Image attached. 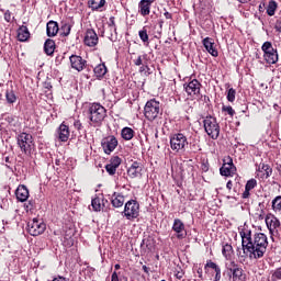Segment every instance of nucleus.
<instances>
[{"label":"nucleus","instance_id":"61","mask_svg":"<svg viewBox=\"0 0 281 281\" xmlns=\"http://www.w3.org/2000/svg\"><path fill=\"white\" fill-rule=\"evenodd\" d=\"M144 245H146V247H148V239H143L140 247H144Z\"/></svg>","mask_w":281,"mask_h":281},{"label":"nucleus","instance_id":"47","mask_svg":"<svg viewBox=\"0 0 281 281\" xmlns=\"http://www.w3.org/2000/svg\"><path fill=\"white\" fill-rule=\"evenodd\" d=\"M140 74H147L150 76V67H148V61L146 64H143L142 67L139 68Z\"/></svg>","mask_w":281,"mask_h":281},{"label":"nucleus","instance_id":"21","mask_svg":"<svg viewBox=\"0 0 281 281\" xmlns=\"http://www.w3.org/2000/svg\"><path fill=\"white\" fill-rule=\"evenodd\" d=\"M210 269H215V277L213 281H221V266L212 260H207L204 266L205 273H210Z\"/></svg>","mask_w":281,"mask_h":281},{"label":"nucleus","instance_id":"46","mask_svg":"<svg viewBox=\"0 0 281 281\" xmlns=\"http://www.w3.org/2000/svg\"><path fill=\"white\" fill-rule=\"evenodd\" d=\"M222 111H224L225 113H228V115H231V117H234V115L236 114V111H234V108H232V105H223Z\"/></svg>","mask_w":281,"mask_h":281},{"label":"nucleus","instance_id":"56","mask_svg":"<svg viewBox=\"0 0 281 281\" xmlns=\"http://www.w3.org/2000/svg\"><path fill=\"white\" fill-rule=\"evenodd\" d=\"M164 16H165V19H172V13L166 11V9H165Z\"/></svg>","mask_w":281,"mask_h":281},{"label":"nucleus","instance_id":"54","mask_svg":"<svg viewBox=\"0 0 281 281\" xmlns=\"http://www.w3.org/2000/svg\"><path fill=\"white\" fill-rule=\"evenodd\" d=\"M196 273H198V278H200L201 280H203V268L199 267L196 269Z\"/></svg>","mask_w":281,"mask_h":281},{"label":"nucleus","instance_id":"55","mask_svg":"<svg viewBox=\"0 0 281 281\" xmlns=\"http://www.w3.org/2000/svg\"><path fill=\"white\" fill-rule=\"evenodd\" d=\"M111 281H120V277L117 276V272L114 271L111 276Z\"/></svg>","mask_w":281,"mask_h":281},{"label":"nucleus","instance_id":"3","mask_svg":"<svg viewBox=\"0 0 281 281\" xmlns=\"http://www.w3.org/2000/svg\"><path fill=\"white\" fill-rule=\"evenodd\" d=\"M203 126L205 133L211 137V139H218V136L221 135V125H218L216 117L207 115L203 120Z\"/></svg>","mask_w":281,"mask_h":281},{"label":"nucleus","instance_id":"30","mask_svg":"<svg viewBox=\"0 0 281 281\" xmlns=\"http://www.w3.org/2000/svg\"><path fill=\"white\" fill-rule=\"evenodd\" d=\"M94 75L98 78V80H102L104 76H106V65L104 64H99L97 67L93 68Z\"/></svg>","mask_w":281,"mask_h":281},{"label":"nucleus","instance_id":"13","mask_svg":"<svg viewBox=\"0 0 281 281\" xmlns=\"http://www.w3.org/2000/svg\"><path fill=\"white\" fill-rule=\"evenodd\" d=\"M266 225L271 236H276V232H278V229L281 227L280 220H278L276 215L271 213L267 214L266 216Z\"/></svg>","mask_w":281,"mask_h":281},{"label":"nucleus","instance_id":"28","mask_svg":"<svg viewBox=\"0 0 281 281\" xmlns=\"http://www.w3.org/2000/svg\"><path fill=\"white\" fill-rule=\"evenodd\" d=\"M27 38H30V30L25 25L20 26L18 30V41L25 43Z\"/></svg>","mask_w":281,"mask_h":281},{"label":"nucleus","instance_id":"6","mask_svg":"<svg viewBox=\"0 0 281 281\" xmlns=\"http://www.w3.org/2000/svg\"><path fill=\"white\" fill-rule=\"evenodd\" d=\"M18 146L24 155L32 154V146H34V140L32 134L25 132L21 133L16 137Z\"/></svg>","mask_w":281,"mask_h":281},{"label":"nucleus","instance_id":"9","mask_svg":"<svg viewBox=\"0 0 281 281\" xmlns=\"http://www.w3.org/2000/svg\"><path fill=\"white\" fill-rule=\"evenodd\" d=\"M225 267L231 281H239L243 278V268L236 261L226 262Z\"/></svg>","mask_w":281,"mask_h":281},{"label":"nucleus","instance_id":"19","mask_svg":"<svg viewBox=\"0 0 281 281\" xmlns=\"http://www.w3.org/2000/svg\"><path fill=\"white\" fill-rule=\"evenodd\" d=\"M15 196L18 201H20L21 203H25V201L30 199V190H27V187H25V184H20L15 190Z\"/></svg>","mask_w":281,"mask_h":281},{"label":"nucleus","instance_id":"27","mask_svg":"<svg viewBox=\"0 0 281 281\" xmlns=\"http://www.w3.org/2000/svg\"><path fill=\"white\" fill-rule=\"evenodd\" d=\"M56 50V42L52 38H47L44 43V52L47 56H54V52Z\"/></svg>","mask_w":281,"mask_h":281},{"label":"nucleus","instance_id":"2","mask_svg":"<svg viewBox=\"0 0 281 281\" xmlns=\"http://www.w3.org/2000/svg\"><path fill=\"white\" fill-rule=\"evenodd\" d=\"M88 117L90 120V125L94 128L102 126V122L106 117V108L102 106L100 103H92L88 108Z\"/></svg>","mask_w":281,"mask_h":281},{"label":"nucleus","instance_id":"50","mask_svg":"<svg viewBox=\"0 0 281 281\" xmlns=\"http://www.w3.org/2000/svg\"><path fill=\"white\" fill-rule=\"evenodd\" d=\"M74 126L79 132L82 131V128H85V126H82V123L80 122V120L75 121Z\"/></svg>","mask_w":281,"mask_h":281},{"label":"nucleus","instance_id":"5","mask_svg":"<svg viewBox=\"0 0 281 281\" xmlns=\"http://www.w3.org/2000/svg\"><path fill=\"white\" fill-rule=\"evenodd\" d=\"M170 148L173 153H186L188 146V137L183 133H176L169 136Z\"/></svg>","mask_w":281,"mask_h":281},{"label":"nucleus","instance_id":"17","mask_svg":"<svg viewBox=\"0 0 281 281\" xmlns=\"http://www.w3.org/2000/svg\"><path fill=\"white\" fill-rule=\"evenodd\" d=\"M98 33L93 29H88L85 35L83 43L88 47H95L98 45Z\"/></svg>","mask_w":281,"mask_h":281},{"label":"nucleus","instance_id":"29","mask_svg":"<svg viewBox=\"0 0 281 281\" xmlns=\"http://www.w3.org/2000/svg\"><path fill=\"white\" fill-rule=\"evenodd\" d=\"M111 204L113 207H122L124 205V195L114 192L111 198Z\"/></svg>","mask_w":281,"mask_h":281},{"label":"nucleus","instance_id":"20","mask_svg":"<svg viewBox=\"0 0 281 281\" xmlns=\"http://www.w3.org/2000/svg\"><path fill=\"white\" fill-rule=\"evenodd\" d=\"M69 135H70L69 126H67L65 123H61L57 128V133H56L57 139H59V142H68Z\"/></svg>","mask_w":281,"mask_h":281},{"label":"nucleus","instance_id":"42","mask_svg":"<svg viewBox=\"0 0 281 281\" xmlns=\"http://www.w3.org/2000/svg\"><path fill=\"white\" fill-rule=\"evenodd\" d=\"M256 186H258V181L256 179H250L246 182L245 188H246V190L251 191V190H254V188H256Z\"/></svg>","mask_w":281,"mask_h":281},{"label":"nucleus","instance_id":"48","mask_svg":"<svg viewBox=\"0 0 281 281\" xmlns=\"http://www.w3.org/2000/svg\"><path fill=\"white\" fill-rule=\"evenodd\" d=\"M223 166H234V159H232L231 156H226L223 159Z\"/></svg>","mask_w":281,"mask_h":281},{"label":"nucleus","instance_id":"60","mask_svg":"<svg viewBox=\"0 0 281 281\" xmlns=\"http://www.w3.org/2000/svg\"><path fill=\"white\" fill-rule=\"evenodd\" d=\"M176 278H177L178 280H181V278H183V272H178V273L176 274Z\"/></svg>","mask_w":281,"mask_h":281},{"label":"nucleus","instance_id":"64","mask_svg":"<svg viewBox=\"0 0 281 281\" xmlns=\"http://www.w3.org/2000/svg\"><path fill=\"white\" fill-rule=\"evenodd\" d=\"M114 269H115V271L120 270V269H121L120 263H116V265L114 266Z\"/></svg>","mask_w":281,"mask_h":281},{"label":"nucleus","instance_id":"32","mask_svg":"<svg viewBox=\"0 0 281 281\" xmlns=\"http://www.w3.org/2000/svg\"><path fill=\"white\" fill-rule=\"evenodd\" d=\"M259 172L262 173L261 179H269L273 175V169L271 166L262 164L259 166Z\"/></svg>","mask_w":281,"mask_h":281},{"label":"nucleus","instance_id":"15","mask_svg":"<svg viewBox=\"0 0 281 281\" xmlns=\"http://www.w3.org/2000/svg\"><path fill=\"white\" fill-rule=\"evenodd\" d=\"M188 95H199L201 93V82L196 79L191 80L189 83L183 85Z\"/></svg>","mask_w":281,"mask_h":281},{"label":"nucleus","instance_id":"37","mask_svg":"<svg viewBox=\"0 0 281 281\" xmlns=\"http://www.w3.org/2000/svg\"><path fill=\"white\" fill-rule=\"evenodd\" d=\"M136 67H142V65H146L148 63V54L139 55L136 59L133 60Z\"/></svg>","mask_w":281,"mask_h":281},{"label":"nucleus","instance_id":"51","mask_svg":"<svg viewBox=\"0 0 281 281\" xmlns=\"http://www.w3.org/2000/svg\"><path fill=\"white\" fill-rule=\"evenodd\" d=\"M274 30H276V32L281 33V16L277 19L276 24H274Z\"/></svg>","mask_w":281,"mask_h":281},{"label":"nucleus","instance_id":"22","mask_svg":"<svg viewBox=\"0 0 281 281\" xmlns=\"http://www.w3.org/2000/svg\"><path fill=\"white\" fill-rule=\"evenodd\" d=\"M172 229L178 234L177 238H184L183 232H186V224L180 218L173 221Z\"/></svg>","mask_w":281,"mask_h":281},{"label":"nucleus","instance_id":"10","mask_svg":"<svg viewBox=\"0 0 281 281\" xmlns=\"http://www.w3.org/2000/svg\"><path fill=\"white\" fill-rule=\"evenodd\" d=\"M45 229H47V225L43 223V220L33 218L27 223V232L31 236H41Z\"/></svg>","mask_w":281,"mask_h":281},{"label":"nucleus","instance_id":"33","mask_svg":"<svg viewBox=\"0 0 281 281\" xmlns=\"http://www.w3.org/2000/svg\"><path fill=\"white\" fill-rule=\"evenodd\" d=\"M102 201H104V195L95 196L91 201V206L94 212H100L102 210Z\"/></svg>","mask_w":281,"mask_h":281},{"label":"nucleus","instance_id":"49","mask_svg":"<svg viewBox=\"0 0 281 281\" xmlns=\"http://www.w3.org/2000/svg\"><path fill=\"white\" fill-rule=\"evenodd\" d=\"M4 21H7V23H11V21H12V12H10V10L4 12Z\"/></svg>","mask_w":281,"mask_h":281},{"label":"nucleus","instance_id":"53","mask_svg":"<svg viewBox=\"0 0 281 281\" xmlns=\"http://www.w3.org/2000/svg\"><path fill=\"white\" fill-rule=\"evenodd\" d=\"M249 192H251V191H249V189H246L245 188V191H244V193H243V199H249V196L251 195V193H249Z\"/></svg>","mask_w":281,"mask_h":281},{"label":"nucleus","instance_id":"41","mask_svg":"<svg viewBox=\"0 0 281 281\" xmlns=\"http://www.w3.org/2000/svg\"><path fill=\"white\" fill-rule=\"evenodd\" d=\"M138 36L143 43H148V30H146V26H144L139 32Z\"/></svg>","mask_w":281,"mask_h":281},{"label":"nucleus","instance_id":"31","mask_svg":"<svg viewBox=\"0 0 281 281\" xmlns=\"http://www.w3.org/2000/svg\"><path fill=\"white\" fill-rule=\"evenodd\" d=\"M150 5L151 4L146 0H140V2L138 3V8L142 16H148V14H150Z\"/></svg>","mask_w":281,"mask_h":281},{"label":"nucleus","instance_id":"38","mask_svg":"<svg viewBox=\"0 0 281 281\" xmlns=\"http://www.w3.org/2000/svg\"><path fill=\"white\" fill-rule=\"evenodd\" d=\"M5 100L8 104H14V102H16V94L14 93V90L5 91Z\"/></svg>","mask_w":281,"mask_h":281},{"label":"nucleus","instance_id":"23","mask_svg":"<svg viewBox=\"0 0 281 281\" xmlns=\"http://www.w3.org/2000/svg\"><path fill=\"white\" fill-rule=\"evenodd\" d=\"M59 32V26H58V22L50 20L47 24H46V34L49 38L56 36V34H58Z\"/></svg>","mask_w":281,"mask_h":281},{"label":"nucleus","instance_id":"40","mask_svg":"<svg viewBox=\"0 0 281 281\" xmlns=\"http://www.w3.org/2000/svg\"><path fill=\"white\" fill-rule=\"evenodd\" d=\"M281 280V267L271 271V277L269 281H280Z\"/></svg>","mask_w":281,"mask_h":281},{"label":"nucleus","instance_id":"1","mask_svg":"<svg viewBox=\"0 0 281 281\" xmlns=\"http://www.w3.org/2000/svg\"><path fill=\"white\" fill-rule=\"evenodd\" d=\"M241 238V249L250 260H260L267 254L269 239L265 233L251 229L249 225L244 224L243 228H238Z\"/></svg>","mask_w":281,"mask_h":281},{"label":"nucleus","instance_id":"4","mask_svg":"<svg viewBox=\"0 0 281 281\" xmlns=\"http://www.w3.org/2000/svg\"><path fill=\"white\" fill-rule=\"evenodd\" d=\"M144 115L149 122H155L161 115V103L155 99L147 101L144 108Z\"/></svg>","mask_w":281,"mask_h":281},{"label":"nucleus","instance_id":"52","mask_svg":"<svg viewBox=\"0 0 281 281\" xmlns=\"http://www.w3.org/2000/svg\"><path fill=\"white\" fill-rule=\"evenodd\" d=\"M4 161H5V167L9 168V170H12V158H10L9 156L4 157Z\"/></svg>","mask_w":281,"mask_h":281},{"label":"nucleus","instance_id":"24","mask_svg":"<svg viewBox=\"0 0 281 281\" xmlns=\"http://www.w3.org/2000/svg\"><path fill=\"white\" fill-rule=\"evenodd\" d=\"M222 256L225 260H232L234 258V247L229 243H222Z\"/></svg>","mask_w":281,"mask_h":281},{"label":"nucleus","instance_id":"58","mask_svg":"<svg viewBox=\"0 0 281 281\" xmlns=\"http://www.w3.org/2000/svg\"><path fill=\"white\" fill-rule=\"evenodd\" d=\"M26 210H34V204L32 203V201H30L29 204H26Z\"/></svg>","mask_w":281,"mask_h":281},{"label":"nucleus","instance_id":"34","mask_svg":"<svg viewBox=\"0 0 281 281\" xmlns=\"http://www.w3.org/2000/svg\"><path fill=\"white\" fill-rule=\"evenodd\" d=\"M121 137H123L125 142H131V139L135 137V131L131 127H124L121 131Z\"/></svg>","mask_w":281,"mask_h":281},{"label":"nucleus","instance_id":"44","mask_svg":"<svg viewBox=\"0 0 281 281\" xmlns=\"http://www.w3.org/2000/svg\"><path fill=\"white\" fill-rule=\"evenodd\" d=\"M2 120H4L9 126H14V117L11 114H3Z\"/></svg>","mask_w":281,"mask_h":281},{"label":"nucleus","instance_id":"62","mask_svg":"<svg viewBox=\"0 0 281 281\" xmlns=\"http://www.w3.org/2000/svg\"><path fill=\"white\" fill-rule=\"evenodd\" d=\"M143 271H144L145 273H149L150 268H148L147 266H143Z\"/></svg>","mask_w":281,"mask_h":281},{"label":"nucleus","instance_id":"59","mask_svg":"<svg viewBox=\"0 0 281 281\" xmlns=\"http://www.w3.org/2000/svg\"><path fill=\"white\" fill-rule=\"evenodd\" d=\"M226 188H227V190H232V188H234V183L232 182V180H229V181L226 183Z\"/></svg>","mask_w":281,"mask_h":281},{"label":"nucleus","instance_id":"39","mask_svg":"<svg viewBox=\"0 0 281 281\" xmlns=\"http://www.w3.org/2000/svg\"><path fill=\"white\" fill-rule=\"evenodd\" d=\"M272 210L273 212H281V195H278L272 200Z\"/></svg>","mask_w":281,"mask_h":281},{"label":"nucleus","instance_id":"45","mask_svg":"<svg viewBox=\"0 0 281 281\" xmlns=\"http://www.w3.org/2000/svg\"><path fill=\"white\" fill-rule=\"evenodd\" d=\"M227 100L228 102H234V100H236V90L234 88L228 89Z\"/></svg>","mask_w":281,"mask_h":281},{"label":"nucleus","instance_id":"43","mask_svg":"<svg viewBox=\"0 0 281 281\" xmlns=\"http://www.w3.org/2000/svg\"><path fill=\"white\" fill-rule=\"evenodd\" d=\"M109 27L110 32H114V34H117V27L115 26V16H111L109 19Z\"/></svg>","mask_w":281,"mask_h":281},{"label":"nucleus","instance_id":"18","mask_svg":"<svg viewBox=\"0 0 281 281\" xmlns=\"http://www.w3.org/2000/svg\"><path fill=\"white\" fill-rule=\"evenodd\" d=\"M202 45L213 56L214 58H217L218 56V50L216 49V46H214V40L212 37H205L202 41Z\"/></svg>","mask_w":281,"mask_h":281},{"label":"nucleus","instance_id":"26","mask_svg":"<svg viewBox=\"0 0 281 281\" xmlns=\"http://www.w3.org/2000/svg\"><path fill=\"white\" fill-rule=\"evenodd\" d=\"M88 5L93 12H102V9L104 8V5H106V0H90L88 2Z\"/></svg>","mask_w":281,"mask_h":281},{"label":"nucleus","instance_id":"11","mask_svg":"<svg viewBox=\"0 0 281 281\" xmlns=\"http://www.w3.org/2000/svg\"><path fill=\"white\" fill-rule=\"evenodd\" d=\"M71 68L76 71H91V66L87 64V59H83L80 55H71L69 57Z\"/></svg>","mask_w":281,"mask_h":281},{"label":"nucleus","instance_id":"14","mask_svg":"<svg viewBox=\"0 0 281 281\" xmlns=\"http://www.w3.org/2000/svg\"><path fill=\"white\" fill-rule=\"evenodd\" d=\"M143 171H144V165L139 161H133L127 169V177H130L131 179H137L142 177Z\"/></svg>","mask_w":281,"mask_h":281},{"label":"nucleus","instance_id":"57","mask_svg":"<svg viewBox=\"0 0 281 281\" xmlns=\"http://www.w3.org/2000/svg\"><path fill=\"white\" fill-rule=\"evenodd\" d=\"M53 281H67V279L65 277H56L53 279Z\"/></svg>","mask_w":281,"mask_h":281},{"label":"nucleus","instance_id":"35","mask_svg":"<svg viewBox=\"0 0 281 281\" xmlns=\"http://www.w3.org/2000/svg\"><path fill=\"white\" fill-rule=\"evenodd\" d=\"M268 16H273L278 10V2L276 0H270L266 8Z\"/></svg>","mask_w":281,"mask_h":281},{"label":"nucleus","instance_id":"8","mask_svg":"<svg viewBox=\"0 0 281 281\" xmlns=\"http://www.w3.org/2000/svg\"><path fill=\"white\" fill-rule=\"evenodd\" d=\"M261 50L263 52V58L268 65H276V63H278V49L273 48L271 42H265L261 46Z\"/></svg>","mask_w":281,"mask_h":281},{"label":"nucleus","instance_id":"16","mask_svg":"<svg viewBox=\"0 0 281 281\" xmlns=\"http://www.w3.org/2000/svg\"><path fill=\"white\" fill-rule=\"evenodd\" d=\"M121 165H122V158H120V156H113L110 159V162L108 165H105V170H106L108 175L113 177V175H115V172H117V168H120Z\"/></svg>","mask_w":281,"mask_h":281},{"label":"nucleus","instance_id":"36","mask_svg":"<svg viewBox=\"0 0 281 281\" xmlns=\"http://www.w3.org/2000/svg\"><path fill=\"white\" fill-rule=\"evenodd\" d=\"M69 34H71V25L63 22L59 27V36H69Z\"/></svg>","mask_w":281,"mask_h":281},{"label":"nucleus","instance_id":"63","mask_svg":"<svg viewBox=\"0 0 281 281\" xmlns=\"http://www.w3.org/2000/svg\"><path fill=\"white\" fill-rule=\"evenodd\" d=\"M110 41H112L114 43V41H117V36H114L113 34H111Z\"/></svg>","mask_w":281,"mask_h":281},{"label":"nucleus","instance_id":"7","mask_svg":"<svg viewBox=\"0 0 281 281\" xmlns=\"http://www.w3.org/2000/svg\"><path fill=\"white\" fill-rule=\"evenodd\" d=\"M121 215L127 221H135L139 216V202L136 200L127 201Z\"/></svg>","mask_w":281,"mask_h":281},{"label":"nucleus","instance_id":"25","mask_svg":"<svg viewBox=\"0 0 281 281\" xmlns=\"http://www.w3.org/2000/svg\"><path fill=\"white\" fill-rule=\"evenodd\" d=\"M220 175H222V177H233V175H236V166L223 165L220 168Z\"/></svg>","mask_w":281,"mask_h":281},{"label":"nucleus","instance_id":"12","mask_svg":"<svg viewBox=\"0 0 281 281\" xmlns=\"http://www.w3.org/2000/svg\"><path fill=\"white\" fill-rule=\"evenodd\" d=\"M117 144H119L117 138L113 135L104 137L101 140V146L105 155H111V153H113V150L117 148Z\"/></svg>","mask_w":281,"mask_h":281}]
</instances>
